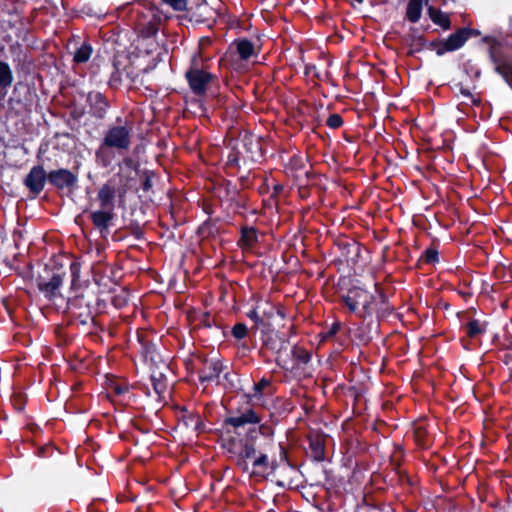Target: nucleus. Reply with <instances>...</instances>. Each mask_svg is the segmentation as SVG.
Segmentation results:
<instances>
[{
    "instance_id": "nucleus-19",
    "label": "nucleus",
    "mask_w": 512,
    "mask_h": 512,
    "mask_svg": "<svg viewBox=\"0 0 512 512\" xmlns=\"http://www.w3.org/2000/svg\"><path fill=\"white\" fill-rule=\"evenodd\" d=\"M152 337L153 335L147 331H137V341L140 346L139 353L146 362H156L159 357Z\"/></svg>"
},
{
    "instance_id": "nucleus-20",
    "label": "nucleus",
    "mask_w": 512,
    "mask_h": 512,
    "mask_svg": "<svg viewBox=\"0 0 512 512\" xmlns=\"http://www.w3.org/2000/svg\"><path fill=\"white\" fill-rule=\"evenodd\" d=\"M412 434L418 447L427 449L432 445L433 438L428 431V423L425 419L415 421L412 424Z\"/></svg>"
},
{
    "instance_id": "nucleus-35",
    "label": "nucleus",
    "mask_w": 512,
    "mask_h": 512,
    "mask_svg": "<svg viewBox=\"0 0 512 512\" xmlns=\"http://www.w3.org/2000/svg\"><path fill=\"white\" fill-rule=\"evenodd\" d=\"M422 0H409L406 8V17L411 23H417L422 15Z\"/></svg>"
},
{
    "instance_id": "nucleus-9",
    "label": "nucleus",
    "mask_w": 512,
    "mask_h": 512,
    "mask_svg": "<svg viewBox=\"0 0 512 512\" xmlns=\"http://www.w3.org/2000/svg\"><path fill=\"white\" fill-rule=\"evenodd\" d=\"M240 142L246 154L243 156V163L247 162L261 163L265 159V152L263 149V138L255 134L244 131L240 134Z\"/></svg>"
},
{
    "instance_id": "nucleus-24",
    "label": "nucleus",
    "mask_w": 512,
    "mask_h": 512,
    "mask_svg": "<svg viewBox=\"0 0 512 512\" xmlns=\"http://www.w3.org/2000/svg\"><path fill=\"white\" fill-rule=\"evenodd\" d=\"M233 45L242 61H247L252 56L258 55L260 51V48L256 49L254 43L247 38H238L234 40Z\"/></svg>"
},
{
    "instance_id": "nucleus-17",
    "label": "nucleus",
    "mask_w": 512,
    "mask_h": 512,
    "mask_svg": "<svg viewBox=\"0 0 512 512\" xmlns=\"http://www.w3.org/2000/svg\"><path fill=\"white\" fill-rule=\"evenodd\" d=\"M46 181H48V173H46L42 165L33 166L24 179V185L29 192L37 197L44 189Z\"/></svg>"
},
{
    "instance_id": "nucleus-40",
    "label": "nucleus",
    "mask_w": 512,
    "mask_h": 512,
    "mask_svg": "<svg viewBox=\"0 0 512 512\" xmlns=\"http://www.w3.org/2000/svg\"><path fill=\"white\" fill-rule=\"evenodd\" d=\"M241 160H243L242 153L238 148L233 147L228 153L226 166L230 169H236L237 171H240Z\"/></svg>"
},
{
    "instance_id": "nucleus-25",
    "label": "nucleus",
    "mask_w": 512,
    "mask_h": 512,
    "mask_svg": "<svg viewBox=\"0 0 512 512\" xmlns=\"http://www.w3.org/2000/svg\"><path fill=\"white\" fill-rule=\"evenodd\" d=\"M309 450L307 454L309 457L316 461L322 462L325 460V440L322 436L316 435L308 438Z\"/></svg>"
},
{
    "instance_id": "nucleus-31",
    "label": "nucleus",
    "mask_w": 512,
    "mask_h": 512,
    "mask_svg": "<svg viewBox=\"0 0 512 512\" xmlns=\"http://www.w3.org/2000/svg\"><path fill=\"white\" fill-rule=\"evenodd\" d=\"M206 70H208V59L203 57L201 48H198V50L191 55L186 72L194 73Z\"/></svg>"
},
{
    "instance_id": "nucleus-8",
    "label": "nucleus",
    "mask_w": 512,
    "mask_h": 512,
    "mask_svg": "<svg viewBox=\"0 0 512 512\" xmlns=\"http://www.w3.org/2000/svg\"><path fill=\"white\" fill-rule=\"evenodd\" d=\"M369 299H371V292L358 286L349 288L347 293L340 297L341 302L348 308L349 312L363 320Z\"/></svg>"
},
{
    "instance_id": "nucleus-54",
    "label": "nucleus",
    "mask_w": 512,
    "mask_h": 512,
    "mask_svg": "<svg viewBox=\"0 0 512 512\" xmlns=\"http://www.w3.org/2000/svg\"><path fill=\"white\" fill-rule=\"evenodd\" d=\"M163 3L171 6L175 11H185L187 9V0H161Z\"/></svg>"
},
{
    "instance_id": "nucleus-22",
    "label": "nucleus",
    "mask_w": 512,
    "mask_h": 512,
    "mask_svg": "<svg viewBox=\"0 0 512 512\" xmlns=\"http://www.w3.org/2000/svg\"><path fill=\"white\" fill-rule=\"evenodd\" d=\"M355 512H394L384 502L377 501L373 496L365 495L362 502L357 504Z\"/></svg>"
},
{
    "instance_id": "nucleus-5",
    "label": "nucleus",
    "mask_w": 512,
    "mask_h": 512,
    "mask_svg": "<svg viewBox=\"0 0 512 512\" xmlns=\"http://www.w3.org/2000/svg\"><path fill=\"white\" fill-rule=\"evenodd\" d=\"M162 22V13L155 5L136 11L135 30L143 38L156 36Z\"/></svg>"
},
{
    "instance_id": "nucleus-13",
    "label": "nucleus",
    "mask_w": 512,
    "mask_h": 512,
    "mask_svg": "<svg viewBox=\"0 0 512 512\" xmlns=\"http://www.w3.org/2000/svg\"><path fill=\"white\" fill-rule=\"evenodd\" d=\"M481 32L471 27L458 28L454 33L450 34L446 39H443L441 52L449 53L461 49L466 42L472 38L477 37Z\"/></svg>"
},
{
    "instance_id": "nucleus-42",
    "label": "nucleus",
    "mask_w": 512,
    "mask_h": 512,
    "mask_svg": "<svg viewBox=\"0 0 512 512\" xmlns=\"http://www.w3.org/2000/svg\"><path fill=\"white\" fill-rule=\"evenodd\" d=\"M342 323L338 320L334 321L329 327L321 332V340L329 341L336 337V335L342 330Z\"/></svg>"
},
{
    "instance_id": "nucleus-26",
    "label": "nucleus",
    "mask_w": 512,
    "mask_h": 512,
    "mask_svg": "<svg viewBox=\"0 0 512 512\" xmlns=\"http://www.w3.org/2000/svg\"><path fill=\"white\" fill-rule=\"evenodd\" d=\"M258 231L255 227L242 226L238 246L243 249H251L258 243Z\"/></svg>"
},
{
    "instance_id": "nucleus-53",
    "label": "nucleus",
    "mask_w": 512,
    "mask_h": 512,
    "mask_svg": "<svg viewBox=\"0 0 512 512\" xmlns=\"http://www.w3.org/2000/svg\"><path fill=\"white\" fill-rule=\"evenodd\" d=\"M279 450H280L279 451V461H277V462L281 465V468L283 466H287L289 468H292L293 466L290 463V460H289V457H288V451H287L286 447L280 443L279 444Z\"/></svg>"
},
{
    "instance_id": "nucleus-60",
    "label": "nucleus",
    "mask_w": 512,
    "mask_h": 512,
    "mask_svg": "<svg viewBox=\"0 0 512 512\" xmlns=\"http://www.w3.org/2000/svg\"><path fill=\"white\" fill-rule=\"evenodd\" d=\"M12 403L15 407V409L19 412L23 411L25 408V400L22 395H14L12 399Z\"/></svg>"
},
{
    "instance_id": "nucleus-49",
    "label": "nucleus",
    "mask_w": 512,
    "mask_h": 512,
    "mask_svg": "<svg viewBox=\"0 0 512 512\" xmlns=\"http://www.w3.org/2000/svg\"><path fill=\"white\" fill-rule=\"evenodd\" d=\"M55 451L56 448L52 444H45L37 447V449L35 450V455L40 458H48L53 456Z\"/></svg>"
},
{
    "instance_id": "nucleus-18",
    "label": "nucleus",
    "mask_w": 512,
    "mask_h": 512,
    "mask_svg": "<svg viewBox=\"0 0 512 512\" xmlns=\"http://www.w3.org/2000/svg\"><path fill=\"white\" fill-rule=\"evenodd\" d=\"M391 485L393 487H398L401 490V493H394L395 498L403 502V495L413 493V489L417 484V481L410 477L405 470L397 468L394 475L390 479Z\"/></svg>"
},
{
    "instance_id": "nucleus-62",
    "label": "nucleus",
    "mask_w": 512,
    "mask_h": 512,
    "mask_svg": "<svg viewBox=\"0 0 512 512\" xmlns=\"http://www.w3.org/2000/svg\"><path fill=\"white\" fill-rule=\"evenodd\" d=\"M112 303L116 308H122L127 304V298L125 295H116L113 297Z\"/></svg>"
},
{
    "instance_id": "nucleus-11",
    "label": "nucleus",
    "mask_w": 512,
    "mask_h": 512,
    "mask_svg": "<svg viewBox=\"0 0 512 512\" xmlns=\"http://www.w3.org/2000/svg\"><path fill=\"white\" fill-rule=\"evenodd\" d=\"M273 393V385L272 381L268 378H261L258 382L254 383L253 385V392L252 393H245L241 397V401H239L236 408H233L230 410L231 415H236V411L240 408L245 406L246 404L252 407L257 413H259L261 416V411L259 408H257L253 403V399L260 400L263 395H269Z\"/></svg>"
},
{
    "instance_id": "nucleus-28",
    "label": "nucleus",
    "mask_w": 512,
    "mask_h": 512,
    "mask_svg": "<svg viewBox=\"0 0 512 512\" xmlns=\"http://www.w3.org/2000/svg\"><path fill=\"white\" fill-rule=\"evenodd\" d=\"M249 200V195L239 189V191L234 192L229 201L234 208V212L245 217V212L249 209Z\"/></svg>"
},
{
    "instance_id": "nucleus-1",
    "label": "nucleus",
    "mask_w": 512,
    "mask_h": 512,
    "mask_svg": "<svg viewBox=\"0 0 512 512\" xmlns=\"http://www.w3.org/2000/svg\"><path fill=\"white\" fill-rule=\"evenodd\" d=\"M223 429L227 434L233 432L239 436L223 438L222 447L237 457L236 465L243 473L254 477H266L275 474L281 465L270 461L267 449L275 444V428L269 421H263V416L249 405L240 407L236 415H230L223 420Z\"/></svg>"
},
{
    "instance_id": "nucleus-36",
    "label": "nucleus",
    "mask_w": 512,
    "mask_h": 512,
    "mask_svg": "<svg viewBox=\"0 0 512 512\" xmlns=\"http://www.w3.org/2000/svg\"><path fill=\"white\" fill-rule=\"evenodd\" d=\"M14 80L13 72L10 65L0 60V89L9 88Z\"/></svg>"
},
{
    "instance_id": "nucleus-58",
    "label": "nucleus",
    "mask_w": 512,
    "mask_h": 512,
    "mask_svg": "<svg viewBox=\"0 0 512 512\" xmlns=\"http://www.w3.org/2000/svg\"><path fill=\"white\" fill-rule=\"evenodd\" d=\"M284 191V186L280 183H276L273 185V191L269 197L268 200H264V203H266V201L268 202H273L274 204H277V198L278 196Z\"/></svg>"
},
{
    "instance_id": "nucleus-10",
    "label": "nucleus",
    "mask_w": 512,
    "mask_h": 512,
    "mask_svg": "<svg viewBox=\"0 0 512 512\" xmlns=\"http://www.w3.org/2000/svg\"><path fill=\"white\" fill-rule=\"evenodd\" d=\"M196 360L200 366L196 368L201 383L219 384V378L225 366L220 359H209L206 355H198Z\"/></svg>"
},
{
    "instance_id": "nucleus-12",
    "label": "nucleus",
    "mask_w": 512,
    "mask_h": 512,
    "mask_svg": "<svg viewBox=\"0 0 512 512\" xmlns=\"http://www.w3.org/2000/svg\"><path fill=\"white\" fill-rule=\"evenodd\" d=\"M185 79L191 92L196 96H204L209 87L217 81V76L209 70L202 72H185Z\"/></svg>"
},
{
    "instance_id": "nucleus-4",
    "label": "nucleus",
    "mask_w": 512,
    "mask_h": 512,
    "mask_svg": "<svg viewBox=\"0 0 512 512\" xmlns=\"http://www.w3.org/2000/svg\"><path fill=\"white\" fill-rule=\"evenodd\" d=\"M65 275L66 272L63 271L62 267L45 265L43 273L35 279L36 286L45 299L54 302L57 298L62 297L61 288Z\"/></svg>"
},
{
    "instance_id": "nucleus-2",
    "label": "nucleus",
    "mask_w": 512,
    "mask_h": 512,
    "mask_svg": "<svg viewBox=\"0 0 512 512\" xmlns=\"http://www.w3.org/2000/svg\"><path fill=\"white\" fill-rule=\"evenodd\" d=\"M128 189L126 185L117 187L112 179L106 181L97 192L99 209L90 213V220L94 228L98 230L102 238H107L110 228L116 218L115 200L124 201Z\"/></svg>"
},
{
    "instance_id": "nucleus-6",
    "label": "nucleus",
    "mask_w": 512,
    "mask_h": 512,
    "mask_svg": "<svg viewBox=\"0 0 512 512\" xmlns=\"http://www.w3.org/2000/svg\"><path fill=\"white\" fill-rule=\"evenodd\" d=\"M118 125L109 126L102 139L104 145L115 148L119 151L127 150L131 145L132 122L125 121L122 125V118L117 117Z\"/></svg>"
},
{
    "instance_id": "nucleus-34",
    "label": "nucleus",
    "mask_w": 512,
    "mask_h": 512,
    "mask_svg": "<svg viewBox=\"0 0 512 512\" xmlns=\"http://www.w3.org/2000/svg\"><path fill=\"white\" fill-rule=\"evenodd\" d=\"M93 53V47L90 42L84 41L73 53V62L83 64L89 61Z\"/></svg>"
},
{
    "instance_id": "nucleus-44",
    "label": "nucleus",
    "mask_w": 512,
    "mask_h": 512,
    "mask_svg": "<svg viewBox=\"0 0 512 512\" xmlns=\"http://www.w3.org/2000/svg\"><path fill=\"white\" fill-rule=\"evenodd\" d=\"M419 261L424 262L425 264H435L439 262V252L436 247L430 246L425 249L423 254L421 255Z\"/></svg>"
},
{
    "instance_id": "nucleus-55",
    "label": "nucleus",
    "mask_w": 512,
    "mask_h": 512,
    "mask_svg": "<svg viewBox=\"0 0 512 512\" xmlns=\"http://www.w3.org/2000/svg\"><path fill=\"white\" fill-rule=\"evenodd\" d=\"M250 174H251V169L249 168L247 174L241 175L239 177V179H238L239 185H240L239 189H241V191L244 189H248L253 185V179L251 178Z\"/></svg>"
},
{
    "instance_id": "nucleus-32",
    "label": "nucleus",
    "mask_w": 512,
    "mask_h": 512,
    "mask_svg": "<svg viewBox=\"0 0 512 512\" xmlns=\"http://www.w3.org/2000/svg\"><path fill=\"white\" fill-rule=\"evenodd\" d=\"M112 68L108 86L112 90H118L122 86V63L116 57L113 58Z\"/></svg>"
},
{
    "instance_id": "nucleus-48",
    "label": "nucleus",
    "mask_w": 512,
    "mask_h": 512,
    "mask_svg": "<svg viewBox=\"0 0 512 512\" xmlns=\"http://www.w3.org/2000/svg\"><path fill=\"white\" fill-rule=\"evenodd\" d=\"M231 334L235 339L242 340L247 336L248 328H247L246 324H244L242 322L236 323L232 327Z\"/></svg>"
},
{
    "instance_id": "nucleus-3",
    "label": "nucleus",
    "mask_w": 512,
    "mask_h": 512,
    "mask_svg": "<svg viewBox=\"0 0 512 512\" xmlns=\"http://www.w3.org/2000/svg\"><path fill=\"white\" fill-rule=\"evenodd\" d=\"M101 300L90 293H80L68 298L67 310L71 317L81 325L89 322L95 325V307L100 305Z\"/></svg>"
},
{
    "instance_id": "nucleus-63",
    "label": "nucleus",
    "mask_w": 512,
    "mask_h": 512,
    "mask_svg": "<svg viewBox=\"0 0 512 512\" xmlns=\"http://www.w3.org/2000/svg\"><path fill=\"white\" fill-rule=\"evenodd\" d=\"M122 163L125 167L137 170L139 164L131 157H124Z\"/></svg>"
},
{
    "instance_id": "nucleus-15",
    "label": "nucleus",
    "mask_w": 512,
    "mask_h": 512,
    "mask_svg": "<svg viewBox=\"0 0 512 512\" xmlns=\"http://www.w3.org/2000/svg\"><path fill=\"white\" fill-rule=\"evenodd\" d=\"M48 182L58 190H74L77 187L78 176L69 169L60 168L48 172Z\"/></svg>"
},
{
    "instance_id": "nucleus-39",
    "label": "nucleus",
    "mask_w": 512,
    "mask_h": 512,
    "mask_svg": "<svg viewBox=\"0 0 512 512\" xmlns=\"http://www.w3.org/2000/svg\"><path fill=\"white\" fill-rule=\"evenodd\" d=\"M218 232L217 221L211 218L204 221L197 230L199 236L207 238Z\"/></svg>"
},
{
    "instance_id": "nucleus-27",
    "label": "nucleus",
    "mask_w": 512,
    "mask_h": 512,
    "mask_svg": "<svg viewBox=\"0 0 512 512\" xmlns=\"http://www.w3.org/2000/svg\"><path fill=\"white\" fill-rule=\"evenodd\" d=\"M488 323L478 319H470L462 325L461 329L469 339H476L487 332Z\"/></svg>"
},
{
    "instance_id": "nucleus-37",
    "label": "nucleus",
    "mask_w": 512,
    "mask_h": 512,
    "mask_svg": "<svg viewBox=\"0 0 512 512\" xmlns=\"http://www.w3.org/2000/svg\"><path fill=\"white\" fill-rule=\"evenodd\" d=\"M153 390L161 397L167 389V380L164 373L159 371H153L150 376Z\"/></svg>"
},
{
    "instance_id": "nucleus-46",
    "label": "nucleus",
    "mask_w": 512,
    "mask_h": 512,
    "mask_svg": "<svg viewBox=\"0 0 512 512\" xmlns=\"http://www.w3.org/2000/svg\"><path fill=\"white\" fill-rule=\"evenodd\" d=\"M156 176V173L152 170H143L141 177V189L143 192H149L152 189V179Z\"/></svg>"
},
{
    "instance_id": "nucleus-50",
    "label": "nucleus",
    "mask_w": 512,
    "mask_h": 512,
    "mask_svg": "<svg viewBox=\"0 0 512 512\" xmlns=\"http://www.w3.org/2000/svg\"><path fill=\"white\" fill-rule=\"evenodd\" d=\"M344 124V120L340 114H330L326 120V125L331 129H338Z\"/></svg>"
},
{
    "instance_id": "nucleus-47",
    "label": "nucleus",
    "mask_w": 512,
    "mask_h": 512,
    "mask_svg": "<svg viewBox=\"0 0 512 512\" xmlns=\"http://www.w3.org/2000/svg\"><path fill=\"white\" fill-rule=\"evenodd\" d=\"M494 71L503 78L505 83L512 90V63L507 66L502 65V66L495 67Z\"/></svg>"
},
{
    "instance_id": "nucleus-51",
    "label": "nucleus",
    "mask_w": 512,
    "mask_h": 512,
    "mask_svg": "<svg viewBox=\"0 0 512 512\" xmlns=\"http://www.w3.org/2000/svg\"><path fill=\"white\" fill-rule=\"evenodd\" d=\"M183 412L182 421L186 427H192L195 422L199 423L200 415L189 412L186 408H183Z\"/></svg>"
},
{
    "instance_id": "nucleus-30",
    "label": "nucleus",
    "mask_w": 512,
    "mask_h": 512,
    "mask_svg": "<svg viewBox=\"0 0 512 512\" xmlns=\"http://www.w3.org/2000/svg\"><path fill=\"white\" fill-rule=\"evenodd\" d=\"M288 340L279 337L278 335H268L263 339V346L276 354H280L281 351L287 350Z\"/></svg>"
},
{
    "instance_id": "nucleus-43",
    "label": "nucleus",
    "mask_w": 512,
    "mask_h": 512,
    "mask_svg": "<svg viewBox=\"0 0 512 512\" xmlns=\"http://www.w3.org/2000/svg\"><path fill=\"white\" fill-rule=\"evenodd\" d=\"M431 20L445 31L451 28V19L447 13L438 11L437 14L431 15Z\"/></svg>"
},
{
    "instance_id": "nucleus-7",
    "label": "nucleus",
    "mask_w": 512,
    "mask_h": 512,
    "mask_svg": "<svg viewBox=\"0 0 512 512\" xmlns=\"http://www.w3.org/2000/svg\"><path fill=\"white\" fill-rule=\"evenodd\" d=\"M395 308L390 303L383 287L380 283H374V293H371V299L368 301L367 309L365 310L364 320L375 316L378 321L388 318Z\"/></svg>"
},
{
    "instance_id": "nucleus-23",
    "label": "nucleus",
    "mask_w": 512,
    "mask_h": 512,
    "mask_svg": "<svg viewBox=\"0 0 512 512\" xmlns=\"http://www.w3.org/2000/svg\"><path fill=\"white\" fill-rule=\"evenodd\" d=\"M189 19L197 23H204L211 18L212 9L206 0H198L195 7L187 8Z\"/></svg>"
},
{
    "instance_id": "nucleus-29",
    "label": "nucleus",
    "mask_w": 512,
    "mask_h": 512,
    "mask_svg": "<svg viewBox=\"0 0 512 512\" xmlns=\"http://www.w3.org/2000/svg\"><path fill=\"white\" fill-rule=\"evenodd\" d=\"M111 148L110 146L104 145L102 141L95 151V161L102 168L110 167L115 158V154Z\"/></svg>"
},
{
    "instance_id": "nucleus-38",
    "label": "nucleus",
    "mask_w": 512,
    "mask_h": 512,
    "mask_svg": "<svg viewBox=\"0 0 512 512\" xmlns=\"http://www.w3.org/2000/svg\"><path fill=\"white\" fill-rule=\"evenodd\" d=\"M292 358L297 365H306L311 361V352L300 346H293L291 350Z\"/></svg>"
},
{
    "instance_id": "nucleus-21",
    "label": "nucleus",
    "mask_w": 512,
    "mask_h": 512,
    "mask_svg": "<svg viewBox=\"0 0 512 512\" xmlns=\"http://www.w3.org/2000/svg\"><path fill=\"white\" fill-rule=\"evenodd\" d=\"M338 248L341 256L346 262L356 263L360 256L361 245L355 240H341L338 242Z\"/></svg>"
},
{
    "instance_id": "nucleus-45",
    "label": "nucleus",
    "mask_w": 512,
    "mask_h": 512,
    "mask_svg": "<svg viewBox=\"0 0 512 512\" xmlns=\"http://www.w3.org/2000/svg\"><path fill=\"white\" fill-rule=\"evenodd\" d=\"M130 390L129 385L127 383H121L117 381H111L108 385V395L114 396H122L128 393Z\"/></svg>"
},
{
    "instance_id": "nucleus-16",
    "label": "nucleus",
    "mask_w": 512,
    "mask_h": 512,
    "mask_svg": "<svg viewBox=\"0 0 512 512\" xmlns=\"http://www.w3.org/2000/svg\"><path fill=\"white\" fill-rule=\"evenodd\" d=\"M86 102L89 106V114L97 119L104 120L110 109L107 97L99 91H91L87 95Z\"/></svg>"
},
{
    "instance_id": "nucleus-52",
    "label": "nucleus",
    "mask_w": 512,
    "mask_h": 512,
    "mask_svg": "<svg viewBox=\"0 0 512 512\" xmlns=\"http://www.w3.org/2000/svg\"><path fill=\"white\" fill-rule=\"evenodd\" d=\"M442 43H443V39H435L430 42H428L426 40L425 49L434 50L436 52L437 56H443L445 54V52H441V49H443Z\"/></svg>"
},
{
    "instance_id": "nucleus-64",
    "label": "nucleus",
    "mask_w": 512,
    "mask_h": 512,
    "mask_svg": "<svg viewBox=\"0 0 512 512\" xmlns=\"http://www.w3.org/2000/svg\"><path fill=\"white\" fill-rule=\"evenodd\" d=\"M501 360L506 366H508L510 372L512 369V351L504 353V355L501 357Z\"/></svg>"
},
{
    "instance_id": "nucleus-41",
    "label": "nucleus",
    "mask_w": 512,
    "mask_h": 512,
    "mask_svg": "<svg viewBox=\"0 0 512 512\" xmlns=\"http://www.w3.org/2000/svg\"><path fill=\"white\" fill-rule=\"evenodd\" d=\"M69 270L71 274V290H77L81 287V264L78 261H72Z\"/></svg>"
},
{
    "instance_id": "nucleus-14",
    "label": "nucleus",
    "mask_w": 512,
    "mask_h": 512,
    "mask_svg": "<svg viewBox=\"0 0 512 512\" xmlns=\"http://www.w3.org/2000/svg\"><path fill=\"white\" fill-rule=\"evenodd\" d=\"M482 42L488 45V55L494 68L498 66H507L512 64V58L505 50V45L502 41L494 36H484Z\"/></svg>"
},
{
    "instance_id": "nucleus-61",
    "label": "nucleus",
    "mask_w": 512,
    "mask_h": 512,
    "mask_svg": "<svg viewBox=\"0 0 512 512\" xmlns=\"http://www.w3.org/2000/svg\"><path fill=\"white\" fill-rule=\"evenodd\" d=\"M214 322H215L214 318H212L208 312L204 313L201 316L200 325L205 328H211Z\"/></svg>"
},
{
    "instance_id": "nucleus-59",
    "label": "nucleus",
    "mask_w": 512,
    "mask_h": 512,
    "mask_svg": "<svg viewBox=\"0 0 512 512\" xmlns=\"http://www.w3.org/2000/svg\"><path fill=\"white\" fill-rule=\"evenodd\" d=\"M246 316L254 322V327L257 329L260 325L264 324L263 319L259 316L256 309H252L249 312L246 313Z\"/></svg>"
},
{
    "instance_id": "nucleus-56",
    "label": "nucleus",
    "mask_w": 512,
    "mask_h": 512,
    "mask_svg": "<svg viewBox=\"0 0 512 512\" xmlns=\"http://www.w3.org/2000/svg\"><path fill=\"white\" fill-rule=\"evenodd\" d=\"M457 86L459 87L460 94L465 96V97H469L470 100H471V103L473 105H475V106H479L480 105L481 100H480L479 97H475L474 95H472L470 90L468 88L463 87L462 84H458Z\"/></svg>"
},
{
    "instance_id": "nucleus-57",
    "label": "nucleus",
    "mask_w": 512,
    "mask_h": 512,
    "mask_svg": "<svg viewBox=\"0 0 512 512\" xmlns=\"http://www.w3.org/2000/svg\"><path fill=\"white\" fill-rule=\"evenodd\" d=\"M131 235H133L137 240L144 239V230L138 223H131L128 227Z\"/></svg>"
},
{
    "instance_id": "nucleus-33",
    "label": "nucleus",
    "mask_w": 512,
    "mask_h": 512,
    "mask_svg": "<svg viewBox=\"0 0 512 512\" xmlns=\"http://www.w3.org/2000/svg\"><path fill=\"white\" fill-rule=\"evenodd\" d=\"M409 40L411 49L409 50L408 55H413L425 49L426 38L418 33V28L412 27L410 29Z\"/></svg>"
}]
</instances>
